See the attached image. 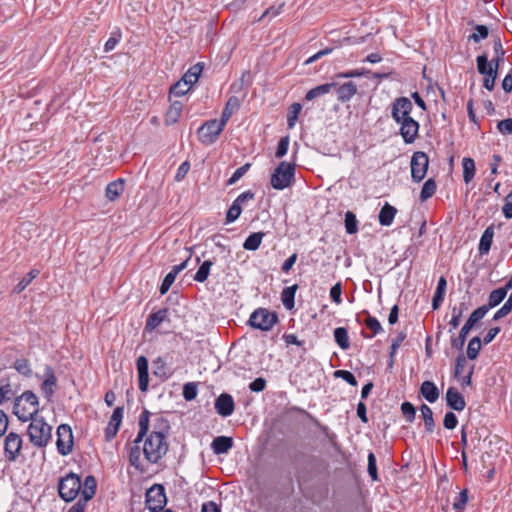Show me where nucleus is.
<instances>
[{
  "mask_svg": "<svg viewBox=\"0 0 512 512\" xmlns=\"http://www.w3.org/2000/svg\"><path fill=\"white\" fill-rule=\"evenodd\" d=\"M150 415L151 413L146 409L140 414L139 431L129 447V464L141 473L147 470L143 460L149 464H157L165 456L169 447L167 437L162 431L156 428L150 431Z\"/></svg>",
  "mask_w": 512,
  "mask_h": 512,
  "instance_id": "obj_1",
  "label": "nucleus"
},
{
  "mask_svg": "<svg viewBox=\"0 0 512 512\" xmlns=\"http://www.w3.org/2000/svg\"><path fill=\"white\" fill-rule=\"evenodd\" d=\"M38 411V397L32 391L23 392L14 401L13 413L21 422L32 420Z\"/></svg>",
  "mask_w": 512,
  "mask_h": 512,
  "instance_id": "obj_2",
  "label": "nucleus"
},
{
  "mask_svg": "<svg viewBox=\"0 0 512 512\" xmlns=\"http://www.w3.org/2000/svg\"><path fill=\"white\" fill-rule=\"evenodd\" d=\"M27 434L30 442L36 447H45L52 437V427L43 417L33 418L28 426Z\"/></svg>",
  "mask_w": 512,
  "mask_h": 512,
  "instance_id": "obj_3",
  "label": "nucleus"
},
{
  "mask_svg": "<svg viewBox=\"0 0 512 512\" xmlns=\"http://www.w3.org/2000/svg\"><path fill=\"white\" fill-rule=\"evenodd\" d=\"M493 49L495 56L490 62L486 54H481L476 58L477 70L483 76L497 73L500 63L504 61L505 52L500 39L494 41Z\"/></svg>",
  "mask_w": 512,
  "mask_h": 512,
  "instance_id": "obj_4",
  "label": "nucleus"
},
{
  "mask_svg": "<svg viewBox=\"0 0 512 512\" xmlns=\"http://www.w3.org/2000/svg\"><path fill=\"white\" fill-rule=\"evenodd\" d=\"M296 164L282 161L271 175V186L276 190L289 187L295 176Z\"/></svg>",
  "mask_w": 512,
  "mask_h": 512,
  "instance_id": "obj_5",
  "label": "nucleus"
},
{
  "mask_svg": "<svg viewBox=\"0 0 512 512\" xmlns=\"http://www.w3.org/2000/svg\"><path fill=\"white\" fill-rule=\"evenodd\" d=\"M81 490V478L74 473L62 477L58 484L59 496L66 502L73 501Z\"/></svg>",
  "mask_w": 512,
  "mask_h": 512,
  "instance_id": "obj_6",
  "label": "nucleus"
},
{
  "mask_svg": "<svg viewBox=\"0 0 512 512\" xmlns=\"http://www.w3.org/2000/svg\"><path fill=\"white\" fill-rule=\"evenodd\" d=\"M167 503L165 488L162 484L152 485L145 494V505L150 512H160Z\"/></svg>",
  "mask_w": 512,
  "mask_h": 512,
  "instance_id": "obj_7",
  "label": "nucleus"
},
{
  "mask_svg": "<svg viewBox=\"0 0 512 512\" xmlns=\"http://www.w3.org/2000/svg\"><path fill=\"white\" fill-rule=\"evenodd\" d=\"M225 124L221 120L212 119L206 121L198 129L199 141L204 145H211L216 142L219 135L223 132Z\"/></svg>",
  "mask_w": 512,
  "mask_h": 512,
  "instance_id": "obj_8",
  "label": "nucleus"
},
{
  "mask_svg": "<svg viewBox=\"0 0 512 512\" xmlns=\"http://www.w3.org/2000/svg\"><path fill=\"white\" fill-rule=\"evenodd\" d=\"M278 316L275 312H270L266 308H259L255 310L250 318L249 324L261 331H269L277 323Z\"/></svg>",
  "mask_w": 512,
  "mask_h": 512,
  "instance_id": "obj_9",
  "label": "nucleus"
},
{
  "mask_svg": "<svg viewBox=\"0 0 512 512\" xmlns=\"http://www.w3.org/2000/svg\"><path fill=\"white\" fill-rule=\"evenodd\" d=\"M413 104L408 97H398L391 104V117L396 124L412 119Z\"/></svg>",
  "mask_w": 512,
  "mask_h": 512,
  "instance_id": "obj_10",
  "label": "nucleus"
},
{
  "mask_svg": "<svg viewBox=\"0 0 512 512\" xmlns=\"http://www.w3.org/2000/svg\"><path fill=\"white\" fill-rule=\"evenodd\" d=\"M411 178L414 182H421L427 173L429 167L428 155L423 151L413 153L410 162Z\"/></svg>",
  "mask_w": 512,
  "mask_h": 512,
  "instance_id": "obj_11",
  "label": "nucleus"
},
{
  "mask_svg": "<svg viewBox=\"0 0 512 512\" xmlns=\"http://www.w3.org/2000/svg\"><path fill=\"white\" fill-rule=\"evenodd\" d=\"M57 451L62 456L69 455L73 450L74 437L72 428L68 424H61L57 428Z\"/></svg>",
  "mask_w": 512,
  "mask_h": 512,
  "instance_id": "obj_12",
  "label": "nucleus"
},
{
  "mask_svg": "<svg viewBox=\"0 0 512 512\" xmlns=\"http://www.w3.org/2000/svg\"><path fill=\"white\" fill-rule=\"evenodd\" d=\"M474 372V365L468 367L466 357L459 355L456 358L454 377L461 384L462 388L472 385V375Z\"/></svg>",
  "mask_w": 512,
  "mask_h": 512,
  "instance_id": "obj_13",
  "label": "nucleus"
},
{
  "mask_svg": "<svg viewBox=\"0 0 512 512\" xmlns=\"http://www.w3.org/2000/svg\"><path fill=\"white\" fill-rule=\"evenodd\" d=\"M23 440L21 436L15 432H10L4 440V455L8 462H15L22 450Z\"/></svg>",
  "mask_w": 512,
  "mask_h": 512,
  "instance_id": "obj_14",
  "label": "nucleus"
},
{
  "mask_svg": "<svg viewBox=\"0 0 512 512\" xmlns=\"http://www.w3.org/2000/svg\"><path fill=\"white\" fill-rule=\"evenodd\" d=\"M255 194L250 191H244L241 193L231 204L226 213V223H232L236 221L242 213V205L250 200H253Z\"/></svg>",
  "mask_w": 512,
  "mask_h": 512,
  "instance_id": "obj_15",
  "label": "nucleus"
},
{
  "mask_svg": "<svg viewBox=\"0 0 512 512\" xmlns=\"http://www.w3.org/2000/svg\"><path fill=\"white\" fill-rule=\"evenodd\" d=\"M397 125L399 126V133L406 144H412L416 141L420 128L418 121L412 118Z\"/></svg>",
  "mask_w": 512,
  "mask_h": 512,
  "instance_id": "obj_16",
  "label": "nucleus"
},
{
  "mask_svg": "<svg viewBox=\"0 0 512 512\" xmlns=\"http://www.w3.org/2000/svg\"><path fill=\"white\" fill-rule=\"evenodd\" d=\"M57 387V378L55 376L54 370L51 366H46L43 382L41 384V392L47 400H51L55 393V389Z\"/></svg>",
  "mask_w": 512,
  "mask_h": 512,
  "instance_id": "obj_17",
  "label": "nucleus"
},
{
  "mask_svg": "<svg viewBox=\"0 0 512 512\" xmlns=\"http://www.w3.org/2000/svg\"><path fill=\"white\" fill-rule=\"evenodd\" d=\"M123 418V407H117L113 411L107 427L105 428V440L110 442L118 433Z\"/></svg>",
  "mask_w": 512,
  "mask_h": 512,
  "instance_id": "obj_18",
  "label": "nucleus"
},
{
  "mask_svg": "<svg viewBox=\"0 0 512 512\" xmlns=\"http://www.w3.org/2000/svg\"><path fill=\"white\" fill-rule=\"evenodd\" d=\"M215 409L223 417L232 415L235 409L232 396L226 393L221 394L215 401Z\"/></svg>",
  "mask_w": 512,
  "mask_h": 512,
  "instance_id": "obj_19",
  "label": "nucleus"
},
{
  "mask_svg": "<svg viewBox=\"0 0 512 512\" xmlns=\"http://www.w3.org/2000/svg\"><path fill=\"white\" fill-rule=\"evenodd\" d=\"M446 404L453 410L463 411L466 407V401L463 395L455 388L449 387L445 395Z\"/></svg>",
  "mask_w": 512,
  "mask_h": 512,
  "instance_id": "obj_20",
  "label": "nucleus"
},
{
  "mask_svg": "<svg viewBox=\"0 0 512 512\" xmlns=\"http://www.w3.org/2000/svg\"><path fill=\"white\" fill-rule=\"evenodd\" d=\"M189 259H190V255L183 262H181L178 265H175L172 268V270L165 276V278L163 279L161 286H160V294L161 295H164L169 291V289L172 286V284L174 283L177 275L187 267Z\"/></svg>",
  "mask_w": 512,
  "mask_h": 512,
  "instance_id": "obj_21",
  "label": "nucleus"
},
{
  "mask_svg": "<svg viewBox=\"0 0 512 512\" xmlns=\"http://www.w3.org/2000/svg\"><path fill=\"white\" fill-rule=\"evenodd\" d=\"M168 308H163L158 311L152 312L145 323V331L152 332L158 328L168 318Z\"/></svg>",
  "mask_w": 512,
  "mask_h": 512,
  "instance_id": "obj_22",
  "label": "nucleus"
},
{
  "mask_svg": "<svg viewBox=\"0 0 512 512\" xmlns=\"http://www.w3.org/2000/svg\"><path fill=\"white\" fill-rule=\"evenodd\" d=\"M97 488V481L94 476L89 475L85 478L83 486L81 485V498L78 501H83L86 506L87 502L91 500Z\"/></svg>",
  "mask_w": 512,
  "mask_h": 512,
  "instance_id": "obj_23",
  "label": "nucleus"
},
{
  "mask_svg": "<svg viewBox=\"0 0 512 512\" xmlns=\"http://www.w3.org/2000/svg\"><path fill=\"white\" fill-rule=\"evenodd\" d=\"M125 189V181L122 178H118L106 186L105 196L109 201L117 200Z\"/></svg>",
  "mask_w": 512,
  "mask_h": 512,
  "instance_id": "obj_24",
  "label": "nucleus"
},
{
  "mask_svg": "<svg viewBox=\"0 0 512 512\" xmlns=\"http://www.w3.org/2000/svg\"><path fill=\"white\" fill-rule=\"evenodd\" d=\"M357 93V86L354 82H345L337 89V99L341 103L350 101Z\"/></svg>",
  "mask_w": 512,
  "mask_h": 512,
  "instance_id": "obj_25",
  "label": "nucleus"
},
{
  "mask_svg": "<svg viewBox=\"0 0 512 512\" xmlns=\"http://www.w3.org/2000/svg\"><path fill=\"white\" fill-rule=\"evenodd\" d=\"M232 447L233 439L227 436H218L211 443V448L217 455L227 453Z\"/></svg>",
  "mask_w": 512,
  "mask_h": 512,
  "instance_id": "obj_26",
  "label": "nucleus"
},
{
  "mask_svg": "<svg viewBox=\"0 0 512 512\" xmlns=\"http://www.w3.org/2000/svg\"><path fill=\"white\" fill-rule=\"evenodd\" d=\"M493 237H494V227L492 225H490L489 227H487L484 230V232L480 238V242H479V246H478V251H479L480 255H486L490 251L491 245L493 242Z\"/></svg>",
  "mask_w": 512,
  "mask_h": 512,
  "instance_id": "obj_27",
  "label": "nucleus"
},
{
  "mask_svg": "<svg viewBox=\"0 0 512 512\" xmlns=\"http://www.w3.org/2000/svg\"><path fill=\"white\" fill-rule=\"evenodd\" d=\"M421 395L430 403H434L439 398V389L432 381H424L420 387Z\"/></svg>",
  "mask_w": 512,
  "mask_h": 512,
  "instance_id": "obj_28",
  "label": "nucleus"
},
{
  "mask_svg": "<svg viewBox=\"0 0 512 512\" xmlns=\"http://www.w3.org/2000/svg\"><path fill=\"white\" fill-rule=\"evenodd\" d=\"M183 104L180 101H174L170 104L165 114V124H175L181 117Z\"/></svg>",
  "mask_w": 512,
  "mask_h": 512,
  "instance_id": "obj_29",
  "label": "nucleus"
},
{
  "mask_svg": "<svg viewBox=\"0 0 512 512\" xmlns=\"http://www.w3.org/2000/svg\"><path fill=\"white\" fill-rule=\"evenodd\" d=\"M240 108V100L238 97L236 96H231L226 104H225V107L222 111V115H221V121L226 125L227 122L229 121V119L231 118V116L236 112L238 111V109Z\"/></svg>",
  "mask_w": 512,
  "mask_h": 512,
  "instance_id": "obj_30",
  "label": "nucleus"
},
{
  "mask_svg": "<svg viewBox=\"0 0 512 512\" xmlns=\"http://www.w3.org/2000/svg\"><path fill=\"white\" fill-rule=\"evenodd\" d=\"M396 213L397 209L394 206L385 203L379 212V223L382 226H390L393 223Z\"/></svg>",
  "mask_w": 512,
  "mask_h": 512,
  "instance_id": "obj_31",
  "label": "nucleus"
},
{
  "mask_svg": "<svg viewBox=\"0 0 512 512\" xmlns=\"http://www.w3.org/2000/svg\"><path fill=\"white\" fill-rule=\"evenodd\" d=\"M447 281L444 276H441L438 280L437 287L432 299V308L437 310L444 300L446 291Z\"/></svg>",
  "mask_w": 512,
  "mask_h": 512,
  "instance_id": "obj_32",
  "label": "nucleus"
},
{
  "mask_svg": "<svg viewBox=\"0 0 512 512\" xmlns=\"http://www.w3.org/2000/svg\"><path fill=\"white\" fill-rule=\"evenodd\" d=\"M463 180L465 184H469L475 177L476 165L475 161L470 157L462 159Z\"/></svg>",
  "mask_w": 512,
  "mask_h": 512,
  "instance_id": "obj_33",
  "label": "nucleus"
},
{
  "mask_svg": "<svg viewBox=\"0 0 512 512\" xmlns=\"http://www.w3.org/2000/svg\"><path fill=\"white\" fill-rule=\"evenodd\" d=\"M298 289V285L294 284L289 287H285L281 292V301L284 305V307L288 310H291L294 308L295 305V294Z\"/></svg>",
  "mask_w": 512,
  "mask_h": 512,
  "instance_id": "obj_34",
  "label": "nucleus"
},
{
  "mask_svg": "<svg viewBox=\"0 0 512 512\" xmlns=\"http://www.w3.org/2000/svg\"><path fill=\"white\" fill-rule=\"evenodd\" d=\"M336 85V83L332 82L316 86L306 93L305 99L307 101H311L319 96L328 94L334 87H336Z\"/></svg>",
  "mask_w": 512,
  "mask_h": 512,
  "instance_id": "obj_35",
  "label": "nucleus"
},
{
  "mask_svg": "<svg viewBox=\"0 0 512 512\" xmlns=\"http://www.w3.org/2000/svg\"><path fill=\"white\" fill-rule=\"evenodd\" d=\"M506 289L500 287L490 292L488 303L485 305L489 310L498 306L506 297Z\"/></svg>",
  "mask_w": 512,
  "mask_h": 512,
  "instance_id": "obj_36",
  "label": "nucleus"
},
{
  "mask_svg": "<svg viewBox=\"0 0 512 512\" xmlns=\"http://www.w3.org/2000/svg\"><path fill=\"white\" fill-rule=\"evenodd\" d=\"M334 339L337 345L343 349L347 350L350 347L349 335L348 331L344 327H337L334 330Z\"/></svg>",
  "mask_w": 512,
  "mask_h": 512,
  "instance_id": "obj_37",
  "label": "nucleus"
},
{
  "mask_svg": "<svg viewBox=\"0 0 512 512\" xmlns=\"http://www.w3.org/2000/svg\"><path fill=\"white\" fill-rule=\"evenodd\" d=\"M263 232H255L250 234L243 243V248L249 251H255L261 245L262 239L264 237Z\"/></svg>",
  "mask_w": 512,
  "mask_h": 512,
  "instance_id": "obj_38",
  "label": "nucleus"
},
{
  "mask_svg": "<svg viewBox=\"0 0 512 512\" xmlns=\"http://www.w3.org/2000/svg\"><path fill=\"white\" fill-rule=\"evenodd\" d=\"M202 70L203 67L201 64L197 63L188 69V71L183 75L182 80L192 87V85L198 81Z\"/></svg>",
  "mask_w": 512,
  "mask_h": 512,
  "instance_id": "obj_39",
  "label": "nucleus"
},
{
  "mask_svg": "<svg viewBox=\"0 0 512 512\" xmlns=\"http://www.w3.org/2000/svg\"><path fill=\"white\" fill-rule=\"evenodd\" d=\"M420 411H421V414H422V418L424 420V425H425L426 431L429 432V433L434 432L435 422H434V418H433V411H432V409L428 405L423 404L420 407Z\"/></svg>",
  "mask_w": 512,
  "mask_h": 512,
  "instance_id": "obj_40",
  "label": "nucleus"
},
{
  "mask_svg": "<svg viewBox=\"0 0 512 512\" xmlns=\"http://www.w3.org/2000/svg\"><path fill=\"white\" fill-rule=\"evenodd\" d=\"M437 190V184L436 181L433 178H429L425 181V183L422 186L421 192H420V200L421 202L427 201L429 198H431Z\"/></svg>",
  "mask_w": 512,
  "mask_h": 512,
  "instance_id": "obj_41",
  "label": "nucleus"
},
{
  "mask_svg": "<svg viewBox=\"0 0 512 512\" xmlns=\"http://www.w3.org/2000/svg\"><path fill=\"white\" fill-rule=\"evenodd\" d=\"M40 274L38 269H32L29 271L15 286L14 292L21 293L26 287Z\"/></svg>",
  "mask_w": 512,
  "mask_h": 512,
  "instance_id": "obj_42",
  "label": "nucleus"
},
{
  "mask_svg": "<svg viewBox=\"0 0 512 512\" xmlns=\"http://www.w3.org/2000/svg\"><path fill=\"white\" fill-rule=\"evenodd\" d=\"M213 262L211 260H205L194 275V280L199 283H203L208 279Z\"/></svg>",
  "mask_w": 512,
  "mask_h": 512,
  "instance_id": "obj_43",
  "label": "nucleus"
},
{
  "mask_svg": "<svg viewBox=\"0 0 512 512\" xmlns=\"http://www.w3.org/2000/svg\"><path fill=\"white\" fill-rule=\"evenodd\" d=\"M153 374L162 379H168L166 362L162 357H158L153 361Z\"/></svg>",
  "mask_w": 512,
  "mask_h": 512,
  "instance_id": "obj_44",
  "label": "nucleus"
},
{
  "mask_svg": "<svg viewBox=\"0 0 512 512\" xmlns=\"http://www.w3.org/2000/svg\"><path fill=\"white\" fill-rule=\"evenodd\" d=\"M302 110V105L300 103H293L287 113V124L288 128L292 129L298 120V116Z\"/></svg>",
  "mask_w": 512,
  "mask_h": 512,
  "instance_id": "obj_45",
  "label": "nucleus"
},
{
  "mask_svg": "<svg viewBox=\"0 0 512 512\" xmlns=\"http://www.w3.org/2000/svg\"><path fill=\"white\" fill-rule=\"evenodd\" d=\"M367 317L364 320L365 326L372 331V334L369 336L370 338L374 337L375 335L379 334L382 331V326L379 320L371 316L369 312L365 311Z\"/></svg>",
  "mask_w": 512,
  "mask_h": 512,
  "instance_id": "obj_46",
  "label": "nucleus"
},
{
  "mask_svg": "<svg viewBox=\"0 0 512 512\" xmlns=\"http://www.w3.org/2000/svg\"><path fill=\"white\" fill-rule=\"evenodd\" d=\"M481 349V339L478 336L473 337L467 346V357L474 360L478 357Z\"/></svg>",
  "mask_w": 512,
  "mask_h": 512,
  "instance_id": "obj_47",
  "label": "nucleus"
},
{
  "mask_svg": "<svg viewBox=\"0 0 512 512\" xmlns=\"http://www.w3.org/2000/svg\"><path fill=\"white\" fill-rule=\"evenodd\" d=\"M345 229L348 234H355L358 231V221L356 219V215L351 212L347 211L345 213Z\"/></svg>",
  "mask_w": 512,
  "mask_h": 512,
  "instance_id": "obj_48",
  "label": "nucleus"
},
{
  "mask_svg": "<svg viewBox=\"0 0 512 512\" xmlns=\"http://www.w3.org/2000/svg\"><path fill=\"white\" fill-rule=\"evenodd\" d=\"M14 368L23 376L29 377L32 374L31 365L27 359H17L14 363Z\"/></svg>",
  "mask_w": 512,
  "mask_h": 512,
  "instance_id": "obj_49",
  "label": "nucleus"
},
{
  "mask_svg": "<svg viewBox=\"0 0 512 512\" xmlns=\"http://www.w3.org/2000/svg\"><path fill=\"white\" fill-rule=\"evenodd\" d=\"M488 311L489 309L485 305L477 308L471 313V315L467 319V322L471 323L472 326H475L480 320H482L485 317Z\"/></svg>",
  "mask_w": 512,
  "mask_h": 512,
  "instance_id": "obj_50",
  "label": "nucleus"
},
{
  "mask_svg": "<svg viewBox=\"0 0 512 512\" xmlns=\"http://www.w3.org/2000/svg\"><path fill=\"white\" fill-rule=\"evenodd\" d=\"M251 164L246 163L243 166L239 167L235 170V172L232 174V176L227 180V185H234L237 181H239L250 169Z\"/></svg>",
  "mask_w": 512,
  "mask_h": 512,
  "instance_id": "obj_51",
  "label": "nucleus"
},
{
  "mask_svg": "<svg viewBox=\"0 0 512 512\" xmlns=\"http://www.w3.org/2000/svg\"><path fill=\"white\" fill-rule=\"evenodd\" d=\"M190 88L191 86L181 79L180 81L171 86L170 94H173L175 96H183L190 90Z\"/></svg>",
  "mask_w": 512,
  "mask_h": 512,
  "instance_id": "obj_52",
  "label": "nucleus"
},
{
  "mask_svg": "<svg viewBox=\"0 0 512 512\" xmlns=\"http://www.w3.org/2000/svg\"><path fill=\"white\" fill-rule=\"evenodd\" d=\"M512 311V293L510 294L508 300L505 302V304L498 309L494 316L493 320L497 321L505 316H507Z\"/></svg>",
  "mask_w": 512,
  "mask_h": 512,
  "instance_id": "obj_53",
  "label": "nucleus"
},
{
  "mask_svg": "<svg viewBox=\"0 0 512 512\" xmlns=\"http://www.w3.org/2000/svg\"><path fill=\"white\" fill-rule=\"evenodd\" d=\"M475 33L469 36V39L478 43L480 40L488 37L489 31L485 25H477L475 27Z\"/></svg>",
  "mask_w": 512,
  "mask_h": 512,
  "instance_id": "obj_54",
  "label": "nucleus"
},
{
  "mask_svg": "<svg viewBox=\"0 0 512 512\" xmlns=\"http://www.w3.org/2000/svg\"><path fill=\"white\" fill-rule=\"evenodd\" d=\"M401 411L404 416V418L408 422H412L415 418L416 410L412 403L410 402H403L401 405Z\"/></svg>",
  "mask_w": 512,
  "mask_h": 512,
  "instance_id": "obj_55",
  "label": "nucleus"
},
{
  "mask_svg": "<svg viewBox=\"0 0 512 512\" xmlns=\"http://www.w3.org/2000/svg\"><path fill=\"white\" fill-rule=\"evenodd\" d=\"M197 396V386L193 382L186 383L183 387V397L187 401L194 400Z\"/></svg>",
  "mask_w": 512,
  "mask_h": 512,
  "instance_id": "obj_56",
  "label": "nucleus"
},
{
  "mask_svg": "<svg viewBox=\"0 0 512 512\" xmlns=\"http://www.w3.org/2000/svg\"><path fill=\"white\" fill-rule=\"evenodd\" d=\"M120 40H121V32L120 31L113 32L111 34V36L108 38V40L105 42V45H104L105 52L112 51L117 46V44L120 42Z\"/></svg>",
  "mask_w": 512,
  "mask_h": 512,
  "instance_id": "obj_57",
  "label": "nucleus"
},
{
  "mask_svg": "<svg viewBox=\"0 0 512 512\" xmlns=\"http://www.w3.org/2000/svg\"><path fill=\"white\" fill-rule=\"evenodd\" d=\"M467 502H468V490L464 489L458 494L456 500L453 503V508L455 510H462L466 506Z\"/></svg>",
  "mask_w": 512,
  "mask_h": 512,
  "instance_id": "obj_58",
  "label": "nucleus"
},
{
  "mask_svg": "<svg viewBox=\"0 0 512 512\" xmlns=\"http://www.w3.org/2000/svg\"><path fill=\"white\" fill-rule=\"evenodd\" d=\"M458 419L456 415L449 411L445 414L443 419V426L448 430H453L457 427Z\"/></svg>",
  "mask_w": 512,
  "mask_h": 512,
  "instance_id": "obj_59",
  "label": "nucleus"
},
{
  "mask_svg": "<svg viewBox=\"0 0 512 512\" xmlns=\"http://www.w3.org/2000/svg\"><path fill=\"white\" fill-rule=\"evenodd\" d=\"M288 147H289V137L288 136L282 137L278 142L277 150L275 152V157L282 158L284 155H286V153L288 151Z\"/></svg>",
  "mask_w": 512,
  "mask_h": 512,
  "instance_id": "obj_60",
  "label": "nucleus"
},
{
  "mask_svg": "<svg viewBox=\"0 0 512 512\" xmlns=\"http://www.w3.org/2000/svg\"><path fill=\"white\" fill-rule=\"evenodd\" d=\"M368 473L373 481L378 480L376 458L372 452L368 454Z\"/></svg>",
  "mask_w": 512,
  "mask_h": 512,
  "instance_id": "obj_61",
  "label": "nucleus"
},
{
  "mask_svg": "<svg viewBox=\"0 0 512 512\" xmlns=\"http://www.w3.org/2000/svg\"><path fill=\"white\" fill-rule=\"evenodd\" d=\"M497 129L503 135L512 134V118L499 121L497 123Z\"/></svg>",
  "mask_w": 512,
  "mask_h": 512,
  "instance_id": "obj_62",
  "label": "nucleus"
},
{
  "mask_svg": "<svg viewBox=\"0 0 512 512\" xmlns=\"http://www.w3.org/2000/svg\"><path fill=\"white\" fill-rule=\"evenodd\" d=\"M335 375L338 376V377H341L343 380H345L348 384H350L352 386H356L358 384L355 376L350 371H347V370H337L335 372Z\"/></svg>",
  "mask_w": 512,
  "mask_h": 512,
  "instance_id": "obj_63",
  "label": "nucleus"
},
{
  "mask_svg": "<svg viewBox=\"0 0 512 512\" xmlns=\"http://www.w3.org/2000/svg\"><path fill=\"white\" fill-rule=\"evenodd\" d=\"M502 212L505 218H512V195L508 194L505 198V204L502 207Z\"/></svg>",
  "mask_w": 512,
  "mask_h": 512,
  "instance_id": "obj_64",
  "label": "nucleus"
}]
</instances>
